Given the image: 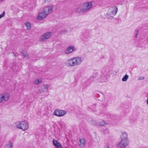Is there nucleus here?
Returning <instances> with one entry per match:
<instances>
[{
    "instance_id": "obj_1",
    "label": "nucleus",
    "mask_w": 148,
    "mask_h": 148,
    "mask_svg": "<svg viewBox=\"0 0 148 148\" xmlns=\"http://www.w3.org/2000/svg\"><path fill=\"white\" fill-rule=\"evenodd\" d=\"M53 6L49 5L45 7L38 15L37 19L38 20H42L52 11Z\"/></svg>"
},
{
    "instance_id": "obj_2",
    "label": "nucleus",
    "mask_w": 148,
    "mask_h": 148,
    "mask_svg": "<svg viewBox=\"0 0 148 148\" xmlns=\"http://www.w3.org/2000/svg\"><path fill=\"white\" fill-rule=\"evenodd\" d=\"M128 134L126 132H122L120 136L121 141L118 145V148H125L129 144Z\"/></svg>"
},
{
    "instance_id": "obj_3",
    "label": "nucleus",
    "mask_w": 148,
    "mask_h": 148,
    "mask_svg": "<svg viewBox=\"0 0 148 148\" xmlns=\"http://www.w3.org/2000/svg\"><path fill=\"white\" fill-rule=\"evenodd\" d=\"M15 124L16 127L23 131L27 130L28 127V123L25 121H18L15 123Z\"/></svg>"
},
{
    "instance_id": "obj_4",
    "label": "nucleus",
    "mask_w": 148,
    "mask_h": 148,
    "mask_svg": "<svg viewBox=\"0 0 148 148\" xmlns=\"http://www.w3.org/2000/svg\"><path fill=\"white\" fill-rule=\"evenodd\" d=\"M117 8L115 6L110 8L107 11L106 16L107 18H112L116 13Z\"/></svg>"
},
{
    "instance_id": "obj_5",
    "label": "nucleus",
    "mask_w": 148,
    "mask_h": 148,
    "mask_svg": "<svg viewBox=\"0 0 148 148\" xmlns=\"http://www.w3.org/2000/svg\"><path fill=\"white\" fill-rule=\"evenodd\" d=\"M93 3V1H90L81 4L84 12L90 9L92 6Z\"/></svg>"
},
{
    "instance_id": "obj_6",
    "label": "nucleus",
    "mask_w": 148,
    "mask_h": 148,
    "mask_svg": "<svg viewBox=\"0 0 148 148\" xmlns=\"http://www.w3.org/2000/svg\"><path fill=\"white\" fill-rule=\"evenodd\" d=\"M51 33L47 32L43 34L40 37L39 41L41 42H45L49 39L51 36Z\"/></svg>"
},
{
    "instance_id": "obj_7",
    "label": "nucleus",
    "mask_w": 148,
    "mask_h": 148,
    "mask_svg": "<svg viewBox=\"0 0 148 148\" xmlns=\"http://www.w3.org/2000/svg\"><path fill=\"white\" fill-rule=\"evenodd\" d=\"M9 95L7 93H4L0 95V103L4 101H7L9 99Z\"/></svg>"
},
{
    "instance_id": "obj_8",
    "label": "nucleus",
    "mask_w": 148,
    "mask_h": 148,
    "mask_svg": "<svg viewBox=\"0 0 148 148\" xmlns=\"http://www.w3.org/2000/svg\"><path fill=\"white\" fill-rule=\"evenodd\" d=\"M91 122L93 125L98 126H105L108 124L107 123L103 120L99 121L92 120Z\"/></svg>"
},
{
    "instance_id": "obj_9",
    "label": "nucleus",
    "mask_w": 148,
    "mask_h": 148,
    "mask_svg": "<svg viewBox=\"0 0 148 148\" xmlns=\"http://www.w3.org/2000/svg\"><path fill=\"white\" fill-rule=\"evenodd\" d=\"M66 113V111L56 109L54 111L53 114L58 116H64Z\"/></svg>"
},
{
    "instance_id": "obj_10",
    "label": "nucleus",
    "mask_w": 148,
    "mask_h": 148,
    "mask_svg": "<svg viewBox=\"0 0 148 148\" xmlns=\"http://www.w3.org/2000/svg\"><path fill=\"white\" fill-rule=\"evenodd\" d=\"M74 66H77L80 64L82 62L81 58L79 57L73 58Z\"/></svg>"
},
{
    "instance_id": "obj_11",
    "label": "nucleus",
    "mask_w": 148,
    "mask_h": 148,
    "mask_svg": "<svg viewBox=\"0 0 148 148\" xmlns=\"http://www.w3.org/2000/svg\"><path fill=\"white\" fill-rule=\"evenodd\" d=\"M75 11V13L79 14L84 13L81 4L76 6Z\"/></svg>"
},
{
    "instance_id": "obj_12",
    "label": "nucleus",
    "mask_w": 148,
    "mask_h": 148,
    "mask_svg": "<svg viewBox=\"0 0 148 148\" xmlns=\"http://www.w3.org/2000/svg\"><path fill=\"white\" fill-rule=\"evenodd\" d=\"M75 50V47L71 45L65 50V53L67 55L71 53Z\"/></svg>"
},
{
    "instance_id": "obj_13",
    "label": "nucleus",
    "mask_w": 148,
    "mask_h": 148,
    "mask_svg": "<svg viewBox=\"0 0 148 148\" xmlns=\"http://www.w3.org/2000/svg\"><path fill=\"white\" fill-rule=\"evenodd\" d=\"M49 87V86L47 84L43 85L41 86V88L39 91L41 93L46 92L48 90Z\"/></svg>"
},
{
    "instance_id": "obj_14",
    "label": "nucleus",
    "mask_w": 148,
    "mask_h": 148,
    "mask_svg": "<svg viewBox=\"0 0 148 148\" xmlns=\"http://www.w3.org/2000/svg\"><path fill=\"white\" fill-rule=\"evenodd\" d=\"M65 64L68 66H74L73 58L67 60Z\"/></svg>"
},
{
    "instance_id": "obj_15",
    "label": "nucleus",
    "mask_w": 148,
    "mask_h": 148,
    "mask_svg": "<svg viewBox=\"0 0 148 148\" xmlns=\"http://www.w3.org/2000/svg\"><path fill=\"white\" fill-rule=\"evenodd\" d=\"M79 146L82 147H84L85 145V141L84 138H80L79 139L78 143Z\"/></svg>"
},
{
    "instance_id": "obj_16",
    "label": "nucleus",
    "mask_w": 148,
    "mask_h": 148,
    "mask_svg": "<svg viewBox=\"0 0 148 148\" xmlns=\"http://www.w3.org/2000/svg\"><path fill=\"white\" fill-rule=\"evenodd\" d=\"M53 145L57 148H62V146L61 144L57 141L54 140L53 141Z\"/></svg>"
},
{
    "instance_id": "obj_17",
    "label": "nucleus",
    "mask_w": 148,
    "mask_h": 148,
    "mask_svg": "<svg viewBox=\"0 0 148 148\" xmlns=\"http://www.w3.org/2000/svg\"><path fill=\"white\" fill-rule=\"evenodd\" d=\"M42 82V79L41 78H40L34 80L33 82V83L34 84L37 85L41 83Z\"/></svg>"
},
{
    "instance_id": "obj_18",
    "label": "nucleus",
    "mask_w": 148,
    "mask_h": 148,
    "mask_svg": "<svg viewBox=\"0 0 148 148\" xmlns=\"http://www.w3.org/2000/svg\"><path fill=\"white\" fill-rule=\"evenodd\" d=\"M13 145V143L11 141H10L5 146V148H12Z\"/></svg>"
},
{
    "instance_id": "obj_19",
    "label": "nucleus",
    "mask_w": 148,
    "mask_h": 148,
    "mask_svg": "<svg viewBox=\"0 0 148 148\" xmlns=\"http://www.w3.org/2000/svg\"><path fill=\"white\" fill-rule=\"evenodd\" d=\"M26 27H27V30H30L31 29V24L29 22H27L25 23Z\"/></svg>"
},
{
    "instance_id": "obj_20",
    "label": "nucleus",
    "mask_w": 148,
    "mask_h": 148,
    "mask_svg": "<svg viewBox=\"0 0 148 148\" xmlns=\"http://www.w3.org/2000/svg\"><path fill=\"white\" fill-rule=\"evenodd\" d=\"M128 77V76L127 75V74H126L125 75L122 79V81L124 82L126 81L127 80Z\"/></svg>"
},
{
    "instance_id": "obj_21",
    "label": "nucleus",
    "mask_w": 148,
    "mask_h": 148,
    "mask_svg": "<svg viewBox=\"0 0 148 148\" xmlns=\"http://www.w3.org/2000/svg\"><path fill=\"white\" fill-rule=\"evenodd\" d=\"M22 55L23 57L26 58H29V56L28 54L26 52H23L22 54Z\"/></svg>"
},
{
    "instance_id": "obj_22",
    "label": "nucleus",
    "mask_w": 148,
    "mask_h": 148,
    "mask_svg": "<svg viewBox=\"0 0 148 148\" xmlns=\"http://www.w3.org/2000/svg\"><path fill=\"white\" fill-rule=\"evenodd\" d=\"M5 13L4 11L3 12L2 14L0 15V19L2 17L4 16L5 15Z\"/></svg>"
},
{
    "instance_id": "obj_23",
    "label": "nucleus",
    "mask_w": 148,
    "mask_h": 148,
    "mask_svg": "<svg viewBox=\"0 0 148 148\" xmlns=\"http://www.w3.org/2000/svg\"><path fill=\"white\" fill-rule=\"evenodd\" d=\"M45 3H49L51 1V0H43Z\"/></svg>"
},
{
    "instance_id": "obj_24",
    "label": "nucleus",
    "mask_w": 148,
    "mask_h": 148,
    "mask_svg": "<svg viewBox=\"0 0 148 148\" xmlns=\"http://www.w3.org/2000/svg\"><path fill=\"white\" fill-rule=\"evenodd\" d=\"M144 78H145L144 77H143V76H142V77H140L138 78V79L139 80H143V79Z\"/></svg>"
},
{
    "instance_id": "obj_25",
    "label": "nucleus",
    "mask_w": 148,
    "mask_h": 148,
    "mask_svg": "<svg viewBox=\"0 0 148 148\" xmlns=\"http://www.w3.org/2000/svg\"><path fill=\"white\" fill-rule=\"evenodd\" d=\"M67 31L66 30H63L62 31V34L65 33H66Z\"/></svg>"
},
{
    "instance_id": "obj_26",
    "label": "nucleus",
    "mask_w": 148,
    "mask_h": 148,
    "mask_svg": "<svg viewBox=\"0 0 148 148\" xmlns=\"http://www.w3.org/2000/svg\"><path fill=\"white\" fill-rule=\"evenodd\" d=\"M138 34V31H137L136 33V37H137V35Z\"/></svg>"
},
{
    "instance_id": "obj_27",
    "label": "nucleus",
    "mask_w": 148,
    "mask_h": 148,
    "mask_svg": "<svg viewBox=\"0 0 148 148\" xmlns=\"http://www.w3.org/2000/svg\"><path fill=\"white\" fill-rule=\"evenodd\" d=\"M106 148H110V146L108 145H107L106 146Z\"/></svg>"
},
{
    "instance_id": "obj_28",
    "label": "nucleus",
    "mask_w": 148,
    "mask_h": 148,
    "mask_svg": "<svg viewBox=\"0 0 148 148\" xmlns=\"http://www.w3.org/2000/svg\"><path fill=\"white\" fill-rule=\"evenodd\" d=\"M3 1V0H0V1H1V2H2Z\"/></svg>"
}]
</instances>
